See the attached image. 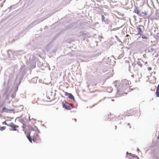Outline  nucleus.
I'll use <instances>...</instances> for the list:
<instances>
[{"mask_svg": "<svg viewBox=\"0 0 159 159\" xmlns=\"http://www.w3.org/2000/svg\"><path fill=\"white\" fill-rule=\"evenodd\" d=\"M34 129V131L33 130V128L32 129L29 135H27V137L30 142L32 143V139L30 136V134H33L34 135L33 136L32 139L33 141L36 143H39L41 141L38 135L39 132L37 127H35Z\"/></svg>", "mask_w": 159, "mask_h": 159, "instance_id": "f257e3e1", "label": "nucleus"}, {"mask_svg": "<svg viewBox=\"0 0 159 159\" xmlns=\"http://www.w3.org/2000/svg\"><path fill=\"white\" fill-rule=\"evenodd\" d=\"M130 82L127 80H123L120 83V88L119 89L123 91L129 87Z\"/></svg>", "mask_w": 159, "mask_h": 159, "instance_id": "f03ea898", "label": "nucleus"}, {"mask_svg": "<svg viewBox=\"0 0 159 159\" xmlns=\"http://www.w3.org/2000/svg\"><path fill=\"white\" fill-rule=\"evenodd\" d=\"M62 104L63 107L66 109L70 110L73 108L72 104L68 103L65 101H63Z\"/></svg>", "mask_w": 159, "mask_h": 159, "instance_id": "7ed1b4c3", "label": "nucleus"}, {"mask_svg": "<svg viewBox=\"0 0 159 159\" xmlns=\"http://www.w3.org/2000/svg\"><path fill=\"white\" fill-rule=\"evenodd\" d=\"M136 28L139 31L138 33L137 34V35H141L142 34V30L144 28V27L142 25H139Z\"/></svg>", "mask_w": 159, "mask_h": 159, "instance_id": "20e7f679", "label": "nucleus"}, {"mask_svg": "<svg viewBox=\"0 0 159 159\" xmlns=\"http://www.w3.org/2000/svg\"><path fill=\"white\" fill-rule=\"evenodd\" d=\"M114 85L116 87L118 88L117 93H118L120 90V89H119V88H120V84H119V82L118 81H116L114 82Z\"/></svg>", "mask_w": 159, "mask_h": 159, "instance_id": "39448f33", "label": "nucleus"}, {"mask_svg": "<svg viewBox=\"0 0 159 159\" xmlns=\"http://www.w3.org/2000/svg\"><path fill=\"white\" fill-rule=\"evenodd\" d=\"M8 126L12 128V129L11 130L13 131H17V129L16 128L19 127L18 126L15 125L12 122L9 124V125H8Z\"/></svg>", "mask_w": 159, "mask_h": 159, "instance_id": "423d86ee", "label": "nucleus"}, {"mask_svg": "<svg viewBox=\"0 0 159 159\" xmlns=\"http://www.w3.org/2000/svg\"><path fill=\"white\" fill-rule=\"evenodd\" d=\"M65 93V95L66 96H68V98L71 99H74V97L73 96L71 93H69L67 92H64Z\"/></svg>", "mask_w": 159, "mask_h": 159, "instance_id": "0eeeda50", "label": "nucleus"}, {"mask_svg": "<svg viewBox=\"0 0 159 159\" xmlns=\"http://www.w3.org/2000/svg\"><path fill=\"white\" fill-rule=\"evenodd\" d=\"M102 22H104L106 24H108L109 22V20L107 19H105L104 15L102 16Z\"/></svg>", "mask_w": 159, "mask_h": 159, "instance_id": "6e6552de", "label": "nucleus"}, {"mask_svg": "<svg viewBox=\"0 0 159 159\" xmlns=\"http://www.w3.org/2000/svg\"><path fill=\"white\" fill-rule=\"evenodd\" d=\"M14 110L13 109H8L6 108L5 107H3L2 109L3 112H8V111H13Z\"/></svg>", "mask_w": 159, "mask_h": 159, "instance_id": "1a4fd4ad", "label": "nucleus"}, {"mask_svg": "<svg viewBox=\"0 0 159 159\" xmlns=\"http://www.w3.org/2000/svg\"><path fill=\"white\" fill-rule=\"evenodd\" d=\"M134 13L138 14L139 16L140 15H141V14H140V11L137 7L136 8L134 9Z\"/></svg>", "mask_w": 159, "mask_h": 159, "instance_id": "9d476101", "label": "nucleus"}, {"mask_svg": "<svg viewBox=\"0 0 159 159\" xmlns=\"http://www.w3.org/2000/svg\"><path fill=\"white\" fill-rule=\"evenodd\" d=\"M156 94L157 97H159V84H158L156 92Z\"/></svg>", "mask_w": 159, "mask_h": 159, "instance_id": "9b49d317", "label": "nucleus"}, {"mask_svg": "<svg viewBox=\"0 0 159 159\" xmlns=\"http://www.w3.org/2000/svg\"><path fill=\"white\" fill-rule=\"evenodd\" d=\"M141 15H140V16H145L147 15V13L146 11H144V12H142L140 13Z\"/></svg>", "mask_w": 159, "mask_h": 159, "instance_id": "f8f14e48", "label": "nucleus"}, {"mask_svg": "<svg viewBox=\"0 0 159 159\" xmlns=\"http://www.w3.org/2000/svg\"><path fill=\"white\" fill-rule=\"evenodd\" d=\"M2 0H0V7H2L3 5L4 2H5V0L2 2Z\"/></svg>", "mask_w": 159, "mask_h": 159, "instance_id": "ddd939ff", "label": "nucleus"}, {"mask_svg": "<svg viewBox=\"0 0 159 159\" xmlns=\"http://www.w3.org/2000/svg\"><path fill=\"white\" fill-rule=\"evenodd\" d=\"M6 127L2 126L0 127V130L1 131H3L6 129Z\"/></svg>", "mask_w": 159, "mask_h": 159, "instance_id": "4468645a", "label": "nucleus"}, {"mask_svg": "<svg viewBox=\"0 0 159 159\" xmlns=\"http://www.w3.org/2000/svg\"><path fill=\"white\" fill-rule=\"evenodd\" d=\"M137 64H138L140 67H142L143 65L142 64L140 63V62L138 61L137 62Z\"/></svg>", "mask_w": 159, "mask_h": 159, "instance_id": "2eb2a0df", "label": "nucleus"}, {"mask_svg": "<svg viewBox=\"0 0 159 159\" xmlns=\"http://www.w3.org/2000/svg\"><path fill=\"white\" fill-rule=\"evenodd\" d=\"M142 38L143 39H147L148 38L146 36L144 35H142Z\"/></svg>", "mask_w": 159, "mask_h": 159, "instance_id": "dca6fc26", "label": "nucleus"}, {"mask_svg": "<svg viewBox=\"0 0 159 159\" xmlns=\"http://www.w3.org/2000/svg\"><path fill=\"white\" fill-rule=\"evenodd\" d=\"M134 157L133 155H130L129 157V158L130 159H131L132 158H134Z\"/></svg>", "mask_w": 159, "mask_h": 159, "instance_id": "f3484780", "label": "nucleus"}, {"mask_svg": "<svg viewBox=\"0 0 159 159\" xmlns=\"http://www.w3.org/2000/svg\"><path fill=\"white\" fill-rule=\"evenodd\" d=\"M2 123L3 124H5V125H7L8 126V125H9V124H7L6 122V121H5L3 122H2Z\"/></svg>", "mask_w": 159, "mask_h": 159, "instance_id": "a211bd4d", "label": "nucleus"}, {"mask_svg": "<svg viewBox=\"0 0 159 159\" xmlns=\"http://www.w3.org/2000/svg\"><path fill=\"white\" fill-rule=\"evenodd\" d=\"M111 114L110 113V115H108V117L109 118H110V119H111Z\"/></svg>", "mask_w": 159, "mask_h": 159, "instance_id": "6ab92c4d", "label": "nucleus"}, {"mask_svg": "<svg viewBox=\"0 0 159 159\" xmlns=\"http://www.w3.org/2000/svg\"><path fill=\"white\" fill-rule=\"evenodd\" d=\"M148 70L150 71L151 70L152 68L151 67H148Z\"/></svg>", "mask_w": 159, "mask_h": 159, "instance_id": "aec40b11", "label": "nucleus"}, {"mask_svg": "<svg viewBox=\"0 0 159 159\" xmlns=\"http://www.w3.org/2000/svg\"><path fill=\"white\" fill-rule=\"evenodd\" d=\"M74 120H75V122H76L77 121V120H76V119H74Z\"/></svg>", "mask_w": 159, "mask_h": 159, "instance_id": "412c9836", "label": "nucleus"}, {"mask_svg": "<svg viewBox=\"0 0 159 159\" xmlns=\"http://www.w3.org/2000/svg\"><path fill=\"white\" fill-rule=\"evenodd\" d=\"M115 129H117V127L116 126H115Z\"/></svg>", "mask_w": 159, "mask_h": 159, "instance_id": "4be33fe9", "label": "nucleus"}, {"mask_svg": "<svg viewBox=\"0 0 159 159\" xmlns=\"http://www.w3.org/2000/svg\"><path fill=\"white\" fill-rule=\"evenodd\" d=\"M157 138H159V134L158 135V136H157Z\"/></svg>", "mask_w": 159, "mask_h": 159, "instance_id": "5701e85b", "label": "nucleus"}, {"mask_svg": "<svg viewBox=\"0 0 159 159\" xmlns=\"http://www.w3.org/2000/svg\"><path fill=\"white\" fill-rule=\"evenodd\" d=\"M112 101H114V100H113V99H112L111 100Z\"/></svg>", "mask_w": 159, "mask_h": 159, "instance_id": "b1692460", "label": "nucleus"}]
</instances>
